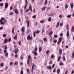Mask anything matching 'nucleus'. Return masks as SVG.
Segmentation results:
<instances>
[{
  "mask_svg": "<svg viewBox=\"0 0 74 74\" xmlns=\"http://www.w3.org/2000/svg\"><path fill=\"white\" fill-rule=\"evenodd\" d=\"M29 9H28L26 10V12H28V11H29V10H30L31 12H32V5H30L29 7Z\"/></svg>",
  "mask_w": 74,
  "mask_h": 74,
  "instance_id": "f03ea898",
  "label": "nucleus"
},
{
  "mask_svg": "<svg viewBox=\"0 0 74 74\" xmlns=\"http://www.w3.org/2000/svg\"><path fill=\"white\" fill-rule=\"evenodd\" d=\"M74 26H73L71 29V32H74Z\"/></svg>",
  "mask_w": 74,
  "mask_h": 74,
  "instance_id": "6ab92c4d",
  "label": "nucleus"
},
{
  "mask_svg": "<svg viewBox=\"0 0 74 74\" xmlns=\"http://www.w3.org/2000/svg\"><path fill=\"white\" fill-rule=\"evenodd\" d=\"M59 64L60 65V66H63V62H60Z\"/></svg>",
  "mask_w": 74,
  "mask_h": 74,
  "instance_id": "473e14b6",
  "label": "nucleus"
},
{
  "mask_svg": "<svg viewBox=\"0 0 74 74\" xmlns=\"http://www.w3.org/2000/svg\"><path fill=\"white\" fill-rule=\"evenodd\" d=\"M1 19L2 20V21H4V22L5 23H6V22H7V20L5 19V18H3V17L1 18Z\"/></svg>",
  "mask_w": 74,
  "mask_h": 74,
  "instance_id": "6e6552de",
  "label": "nucleus"
},
{
  "mask_svg": "<svg viewBox=\"0 0 74 74\" xmlns=\"http://www.w3.org/2000/svg\"><path fill=\"white\" fill-rule=\"evenodd\" d=\"M2 53V49H0V54Z\"/></svg>",
  "mask_w": 74,
  "mask_h": 74,
  "instance_id": "3c124183",
  "label": "nucleus"
},
{
  "mask_svg": "<svg viewBox=\"0 0 74 74\" xmlns=\"http://www.w3.org/2000/svg\"><path fill=\"white\" fill-rule=\"evenodd\" d=\"M31 56H30V55H29L28 56V59H30V58H31Z\"/></svg>",
  "mask_w": 74,
  "mask_h": 74,
  "instance_id": "bf43d9fd",
  "label": "nucleus"
},
{
  "mask_svg": "<svg viewBox=\"0 0 74 74\" xmlns=\"http://www.w3.org/2000/svg\"><path fill=\"white\" fill-rule=\"evenodd\" d=\"M53 32L52 31L51 32H50V33H49V36H51V35H52V34H53Z\"/></svg>",
  "mask_w": 74,
  "mask_h": 74,
  "instance_id": "c9c22d12",
  "label": "nucleus"
},
{
  "mask_svg": "<svg viewBox=\"0 0 74 74\" xmlns=\"http://www.w3.org/2000/svg\"><path fill=\"white\" fill-rule=\"evenodd\" d=\"M51 9V8L50 7H48L47 8V11H49V10Z\"/></svg>",
  "mask_w": 74,
  "mask_h": 74,
  "instance_id": "c03bdc74",
  "label": "nucleus"
},
{
  "mask_svg": "<svg viewBox=\"0 0 74 74\" xmlns=\"http://www.w3.org/2000/svg\"><path fill=\"white\" fill-rule=\"evenodd\" d=\"M18 64V62H16L14 63V66H15L16 65H17Z\"/></svg>",
  "mask_w": 74,
  "mask_h": 74,
  "instance_id": "5701e85b",
  "label": "nucleus"
},
{
  "mask_svg": "<svg viewBox=\"0 0 74 74\" xmlns=\"http://www.w3.org/2000/svg\"><path fill=\"white\" fill-rule=\"evenodd\" d=\"M48 21H49V22H51V17H49L48 19Z\"/></svg>",
  "mask_w": 74,
  "mask_h": 74,
  "instance_id": "b1692460",
  "label": "nucleus"
},
{
  "mask_svg": "<svg viewBox=\"0 0 74 74\" xmlns=\"http://www.w3.org/2000/svg\"><path fill=\"white\" fill-rule=\"evenodd\" d=\"M3 3H0V6L1 7V6H3Z\"/></svg>",
  "mask_w": 74,
  "mask_h": 74,
  "instance_id": "a18cd8bd",
  "label": "nucleus"
},
{
  "mask_svg": "<svg viewBox=\"0 0 74 74\" xmlns=\"http://www.w3.org/2000/svg\"><path fill=\"white\" fill-rule=\"evenodd\" d=\"M54 38H57L58 37V35H54Z\"/></svg>",
  "mask_w": 74,
  "mask_h": 74,
  "instance_id": "8fccbe9b",
  "label": "nucleus"
},
{
  "mask_svg": "<svg viewBox=\"0 0 74 74\" xmlns=\"http://www.w3.org/2000/svg\"><path fill=\"white\" fill-rule=\"evenodd\" d=\"M4 66V63H2L0 64V66L1 67H3Z\"/></svg>",
  "mask_w": 74,
  "mask_h": 74,
  "instance_id": "cd10ccee",
  "label": "nucleus"
},
{
  "mask_svg": "<svg viewBox=\"0 0 74 74\" xmlns=\"http://www.w3.org/2000/svg\"><path fill=\"white\" fill-rule=\"evenodd\" d=\"M60 69H58L57 70V72L58 74H59L60 73Z\"/></svg>",
  "mask_w": 74,
  "mask_h": 74,
  "instance_id": "412c9836",
  "label": "nucleus"
},
{
  "mask_svg": "<svg viewBox=\"0 0 74 74\" xmlns=\"http://www.w3.org/2000/svg\"><path fill=\"white\" fill-rule=\"evenodd\" d=\"M72 57L73 58H74V51H73L72 54Z\"/></svg>",
  "mask_w": 74,
  "mask_h": 74,
  "instance_id": "393cba45",
  "label": "nucleus"
},
{
  "mask_svg": "<svg viewBox=\"0 0 74 74\" xmlns=\"http://www.w3.org/2000/svg\"><path fill=\"white\" fill-rule=\"evenodd\" d=\"M49 64H52V61L49 62Z\"/></svg>",
  "mask_w": 74,
  "mask_h": 74,
  "instance_id": "09e8293b",
  "label": "nucleus"
},
{
  "mask_svg": "<svg viewBox=\"0 0 74 74\" xmlns=\"http://www.w3.org/2000/svg\"><path fill=\"white\" fill-rule=\"evenodd\" d=\"M14 11L16 14H18V10L17 9H15L14 10Z\"/></svg>",
  "mask_w": 74,
  "mask_h": 74,
  "instance_id": "4468645a",
  "label": "nucleus"
},
{
  "mask_svg": "<svg viewBox=\"0 0 74 74\" xmlns=\"http://www.w3.org/2000/svg\"><path fill=\"white\" fill-rule=\"evenodd\" d=\"M4 53H7V50H4Z\"/></svg>",
  "mask_w": 74,
  "mask_h": 74,
  "instance_id": "052dcab7",
  "label": "nucleus"
},
{
  "mask_svg": "<svg viewBox=\"0 0 74 74\" xmlns=\"http://www.w3.org/2000/svg\"><path fill=\"white\" fill-rule=\"evenodd\" d=\"M5 55L6 56H8V53H6Z\"/></svg>",
  "mask_w": 74,
  "mask_h": 74,
  "instance_id": "0e129e2a",
  "label": "nucleus"
},
{
  "mask_svg": "<svg viewBox=\"0 0 74 74\" xmlns=\"http://www.w3.org/2000/svg\"><path fill=\"white\" fill-rule=\"evenodd\" d=\"M12 33L13 34H14V30H15V28H12Z\"/></svg>",
  "mask_w": 74,
  "mask_h": 74,
  "instance_id": "7c9ffc66",
  "label": "nucleus"
},
{
  "mask_svg": "<svg viewBox=\"0 0 74 74\" xmlns=\"http://www.w3.org/2000/svg\"><path fill=\"white\" fill-rule=\"evenodd\" d=\"M0 24L1 25H4V23L3 22V20L1 19L0 20Z\"/></svg>",
  "mask_w": 74,
  "mask_h": 74,
  "instance_id": "9d476101",
  "label": "nucleus"
},
{
  "mask_svg": "<svg viewBox=\"0 0 74 74\" xmlns=\"http://www.w3.org/2000/svg\"><path fill=\"white\" fill-rule=\"evenodd\" d=\"M60 22H58L57 24V26H56V27H58V26H59V23H60Z\"/></svg>",
  "mask_w": 74,
  "mask_h": 74,
  "instance_id": "a878e982",
  "label": "nucleus"
},
{
  "mask_svg": "<svg viewBox=\"0 0 74 74\" xmlns=\"http://www.w3.org/2000/svg\"><path fill=\"white\" fill-rule=\"evenodd\" d=\"M44 22H45V20L41 21H40V23H44Z\"/></svg>",
  "mask_w": 74,
  "mask_h": 74,
  "instance_id": "aec40b11",
  "label": "nucleus"
},
{
  "mask_svg": "<svg viewBox=\"0 0 74 74\" xmlns=\"http://www.w3.org/2000/svg\"><path fill=\"white\" fill-rule=\"evenodd\" d=\"M27 73L28 74H30V71H29V69H27Z\"/></svg>",
  "mask_w": 74,
  "mask_h": 74,
  "instance_id": "bb28decb",
  "label": "nucleus"
},
{
  "mask_svg": "<svg viewBox=\"0 0 74 74\" xmlns=\"http://www.w3.org/2000/svg\"><path fill=\"white\" fill-rule=\"evenodd\" d=\"M21 31L22 32V35H24V32H25V28L24 27H23L21 29Z\"/></svg>",
  "mask_w": 74,
  "mask_h": 74,
  "instance_id": "423d86ee",
  "label": "nucleus"
},
{
  "mask_svg": "<svg viewBox=\"0 0 74 74\" xmlns=\"http://www.w3.org/2000/svg\"><path fill=\"white\" fill-rule=\"evenodd\" d=\"M67 73H68V71H66L65 72L64 74H67Z\"/></svg>",
  "mask_w": 74,
  "mask_h": 74,
  "instance_id": "774afa93",
  "label": "nucleus"
},
{
  "mask_svg": "<svg viewBox=\"0 0 74 74\" xmlns=\"http://www.w3.org/2000/svg\"><path fill=\"white\" fill-rule=\"evenodd\" d=\"M34 55H35V56H37V53L36 52H34Z\"/></svg>",
  "mask_w": 74,
  "mask_h": 74,
  "instance_id": "ea45409f",
  "label": "nucleus"
},
{
  "mask_svg": "<svg viewBox=\"0 0 74 74\" xmlns=\"http://www.w3.org/2000/svg\"><path fill=\"white\" fill-rule=\"evenodd\" d=\"M74 7V5H73V3H72L71 4V8L72 9L73 8V7Z\"/></svg>",
  "mask_w": 74,
  "mask_h": 74,
  "instance_id": "c756f323",
  "label": "nucleus"
},
{
  "mask_svg": "<svg viewBox=\"0 0 74 74\" xmlns=\"http://www.w3.org/2000/svg\"><path fill=\"white\" fill-rule=\"evenodd\" d=\"M49 52V50H47L46 51V53L47 55H48V53Z\"/></svg>",
  "mask_w": 74,
  "mask_h": 74,
  "instance_id": "2f4dec72",
  "label": "nucleus"
},
{
  "mask_svg": "<svg viewBox=\"0 0 74 74\" xmlns=\"http://www.w3.org/2000/svg\"><path fill=\"white\" fill-rule=\"evenodd\" d=\"M8 42V39L7 38H5L4 40V43H7Z\"/></svg>",
  "mask_w": 74,
  "mask_h": 74,
  "instance_id": "f3484780",
  "label": "nucleus"
},
{
  "mask_svg": "<svg viewBox=\"0 0 74 74\" xmlns=\"http://www.w3.org/2000/svg\"><path fill=\"white\" fill-rule=\"evenodd\" d=\"M21 59H23V56H21Z\"/></svg>",
  "mask_w": 74,
  "mask_h": 74,
  "instance_id": "338daca9",
  "label": "nucleus"
},
{
  "mask_svg": "<svg viewBox=\"0 0 74 74\" xmlns=\"http://www.w3.org/2000/svg\"><path fill=\"white\" fill-rule=\"evenodd\" d=\"M63 50L62 49H60L59 50V53L60 55H62V51Z\"/></svg>",
  "mask_w": 74,
  "mask_h": 74,
  "instance_id": "f8f14e48",
  "label": "nucleus"
},
{
  "mask_svg": "<svg viewBox=\"0 0 74 74\" xmlns=\"http://www.w3.org/2000/svg\"><path fill=\"white\" fill-rule=\"evenodd\" d=\"M41 51H42V49L41 47H39V52H41Z\"/></svg>",
  "mask_w": 74,
  "mask_h": 74,
  "instance_id": "4be33fe9",
  "label": "nucleus"
},
{
  "mask_svg": "<svg viewBox=\"0 0 74 74\" xmlns=\"http://www.w3.org/2000/svg\"><path fill=\"white\" fill-rule=\"evenodd\" d=\"M14 14V13L13 12H11L9 14V15H13Z\"/></svg>",
  "mask_w": 74,
  "mask_h": 74,
  "instance_id": "72a5a7b5",
  "label": "nucleus"
},
{
  "mask_svg": "<svg viewBox=\"0 0 74 74\" xmlns=\"http://www.w3.org/2000/svg\"><path fill=\"white\" fill-rule=\"evenodd\" d=\"M63 61H66V58H65V57L64 56L63 57Z\"/></svg>",
  "mask_w": 74,
  "mask_h": 74,
  "instance_id": "79ce46f5",
  "label": "nucleus"
},
{
  "mask_svg": "<svg viewBox=\"0 0 74 74\" xmlns=\"http://www.w3.org/2000/svg\"><path fill=\"white\" fill-rule=\"evenodd\" d=\"M7 36V35L6 34H4L3 35V37H5Z\"/></svg>",
  "mask_w": 74,
  "mask_h": 74,
  "instance_id": "49530a36",
  "label": "nucleus"
},
{
  "mask_svg": "<svg viewBox=\"0 0 74 74\" xmlns=\"http://www.w3.org/2000/svg\"><path fill=\"white\" fill-rule=\"evenodd\" d=\"M53 42L54 43H56V42H57V40H55L53 41Z\"/></svg>",
  "mask_w": 74,
  "mask_h": 74,
  "instance_id": "58836bf2",
  "label": "nucleus"
},
{
  "mask_svg": "<svg viewBox=\"0 0 74 74\" xmlns=\"http://www.w3.org/2000/svg\"><path fill=\"white\" fill-rule=\"evenodd\" d=\"M18 36V34L16 33V35L14 36V40H16L17 39Z\"/></svg>",
  "mask_w": 74,
  "mask_h": 74,
  "instance_id": "9b49d317",
  "label": "nucleus"
},
{
  "mask_svg": "<svg viewBox=\"0 0 74 74\" xmlns=\"http://www.w3.org/2000/svg\"><path fill=\"white\" fill-rule=\"evenodd\" d=\"M40 33V31H37L36 32H34V37H36V34H38Z\"/></svg>",
  "mask_w": 74,
  "mask_h": 74,
  "instance_id": "39448f33",
  "label": "nucleus"
},
{
  "mask_svg": "<svg viewBox=\"0 0 74 74\" xmlns=\"http://www.w3.org/2000/svg\"><path fill=\"white\" fill-rule=\"evenodd\" d=\"M55 64H53V65H52V68H53V67H55Z\"/></svg>",
  "mask_w": 74,
  "mask_h": 74,
  "instance_id": "6e6d98bb",
  "label": "nucleus"
},
{
  "mask_svg": "<svg viewBox=\"0 0 74 74\" xmlns=\"http://www.w3.org/2000/svg\"><path fill=\"white\" fill-rule=\"evenodd\" d=\"M34 50L35 51V52H37V47H35L34 49Z\"/></svg>",
  "mask_w": 74,
  "mask_h": 74,
  "instance_id": "f704fd0d",
  "label": "nucleus"
},
{
  "mask_svg": "<svg viewBox=\"0 0 74 74\" xmlns=\"http://www.w3.org/2000/svg\"><path fill=\"white\" fill-rule=\"evenodd\" d=\"M66 28H67V30H68L67 32H66V36L67 37H68L69 36V35L70 34H69V25L67 24L66 25Z\"/></svg>",
  "mask_w": 74,
  "mask_h": 74,
  "instance_id": "f257e3e1",
  "label": "nucleus"
},
{
  "mask_svg": "<svg viewBox=\"0 0 74 74\" xmlns=\"http://www.w3.org/2000/svg\"><path fill=\"white\" fill-rule=\"evenodd\" d=\"M27 26H28V27H29V25H30V24L29 23V21L27 20Z\"/></svg>",
  "mask_w": 74,
  "mask_h": 74,
  "instance_id": "a211bd4d",
  "label": "nucleus"
},
{
  "mask_svg": "<svg viewBox=\"0 0 74 74\" xmlns=\"http://www.w3.org/2000/svg\"><path fill=\"white\" fill-rule=\"evenodd\" d=\"M21 74H23V70H21L20 73Z\"/></svg>",
  "mask_w": 74,
  "mask_h": 74,
  "instance_id": "37998d69",
  "label": "nucleus"
},
{
  "mask_svg": "<svg viewBox=\"0 0 74 74\" xmlns=\"http://www.w3.org/2000/svg\"><path fill=\"white\" fill-rule=\"evenodd\" d=\"M60 59H61V56H60L59 57V58L58 59V62H59V60H60Z\"/></svg>",
  "mask_w": 74,
  "mask_h": 74,
  "instance_id": "4c0bfd02",
  "label": "nucleus"
},
{
  "mask_svg": "<svg viewBox=\"0 0 74 74\" xmlns=\"http://www.w3.org/2000/svg\"><path fill=\"white\" fill-rule=\"evenodd\" d=\"M12 6H11L10 7V10H12Z\"/></svg>",
  "mask_w": 74,
  "mask_h": 74,
  "instance_id": "680f3d73",
  "label": "nucleus"
},
{
  "mask_svg": "<svg viewBox=\"0 0 74 74\" xmlns=\"http://www.w3.org/2000/svg\"><path fill=\"white\" fill-rule=\"evenodd\" d=\"M11 55V56L13 57V56H14V54L13 53H12Z\"/></svg>",
  "mask_w": 74,
  "mask_h": 74,
  "instance_id": "69168bd1",
  "label": "nucleus"
},
{
  "mask_svg": "<svg viewBox=\"0 0 74 74\" xmlns=\"http://www.w3.org/2000/svg\"><path fill=\"white\" fill-rule=\"evenodd\" d=\"M33 37L32 36H30V35H29L27 36V40H32Z\"/></svg>",
  "mask_w": 74,
  "mask_h": 74,
  "instance_id": "20e7f679",
  "label": "nucleus"
},
{
  "mask_svg": "<svg viewBox=\"0 0 74 74\" xmlns=\"http://www.w3.org/2000/svg\"><path fill=\"white\" fill-rule=\"evenodd\" d=\"M29 59H28L27 60V64H29Z\"/></svg>",
  "mask_w": 74,
  "mask_h": 74,
  "instance_id": "864d4df0",
  "label": "nucleus"
},
{
  "mask_svg": "<svg viewBox=\"0 0 74 74\" xmlns=\"http://www.w3.org/2000/svg\"><path fill=\"white\" fill-rule=\"evenodd\" d=\"M47 4H48V0H46L45 1V2L44 3V5H47Z\"/></svg>",
  "mask_w": 74,
  "mask_h": 74,
  "instance_id": "dca6fc26",
  "label": "nucleus"
},
{
  "mask_svg": "<svg viewBox=\"0 0 74 74\" xmlns=\"http://www.w3.org/2000/svg\"><path fill=\"white\" fill-rule=\"evenodd\" d=\"M51 58H55V55H54L53 54H52L51 56Z\"/></svg>",
  "mask_w": 74,
  "mask_h": 74,
  "instance_id": "c85d7f7f",
  "label": "nucleus"
},
{
  "mask_svg": "<svg viewBox=\"0 0 74 74\" xmlns=\"http://www.w3.org/2000/svg\"><path fill=\"white\" fill-rule=\"evenodd\" d=\"M66 9H67V8H68V5H66L65 6Z\"/></svg>",
  "mask_w": 74,
  "mask_h": 74,
  "instance_id": "603ef678",
  "label": "nucleus"
},
{
  "mask_svg": "<svg viewBox=\"0 0 74 74\" xmlns=\"http://www.w3.org/2000/svg\"><path fill=\"white\" fill-rule=\"evenodd\" d=\"M62 37L60 38H59V40L57 42V45H59V43H60V42H62Z\"/></svg>",
  "mask_w": 74,
  "mask_h": 74,
  "instance_id": "7ed1b4c3",
  "label": "nucleus"
},
{
  "mask_svg": "<svg viewBox=\"0 0 74 74\" xmlns=\"http://www.w3.org/2000/svg\"><path fill=\"white\" fill-rule=\"evenodd\" d=\"M63 22L61 23L60 24V26H63Z\"/></svg>",
  "mask_w": 74,
  "mask_h": 74,
  "instance_id": "5fc2aeb1",
  "label": "nucleus"
},
{
  "mask_svg": "<svg viewBox=\"0 0 74 74\" xmlns=\"http://www.w3.org/2000/svg\"><path fill=\"white\" fill-rule=\"evenodd\" d=\"M47 7L46 6H45L44 7H42L41 9L42 11H45V9Z\"/></svg>",
  "mask_w": 74,
  "mask_h": 74,
  "instance_id": "ddd939ff",
  "label": "nucleus"
},
{
  "mask_svg": "<svg viewBox=\"0 0 74 74\" xmlns=\"http://www.w3.org/2000/svg\"><path fill=\"white\" fill-rule=\"evenodd\" d=\"M16 51H14V53L15 54H16L17 53V51H18V49H15Z\"/></svg>",
  "mask_w": 74,
  "mask_h": 74,
  "instance_id": "e433bc0d",
  "label": "nucleus"
},
{
  "mask_svg": "<svg viewBox=\"0 0 74 74\" xmlns=\"http://www.w3.org/2000/svg\"><path fill=\"white\" fill-rule=\"evenodd\" d=\"M32 18H36V15H35L34 16H33L32 17Z\"/></svg>",
  "mask_w": 74,
  "mask_h": 74,
  "instance_id": "a19ab883",
  "label": "nucleus"
},
{
  "mask_svg": "<svg viewBox=\"0 0 74 74\" xmlns=\"http://www.w3.org/2000/svg\"><path fill=\"white\" fill-rule=\"evenodd\" d=\"M71 16V15H68L67 16V18H70V17Z\"/></svg>",
  "mask_w": 74,
  "mask_h": 74,
  "instance_id": "4d7b16f0",
  "label": "nucleus"
},
{
  "mask_svg": "<svg viewBox=\"0 0 74 74\" xmlns=\"http://www.w3.org/2000/svg\"><path fill=\"white\" fill-rule=\"evenodd\" d=\"M8 7V3H5V8H7Z\"/></svg>",
  "mask_w": 74,
  "mask_h": 74,
  "instance_id": "1a4fd4ad",
  "label": "nucleus"
},
{
  "mask_svg": "<svg viewBox=\"0 0 74 74\" xmlns=\"http://www.w3.org/2000/svg\"><path fill=\"white\" fill-rule=\"evenodd\" d=\"M12 64H13V62H10V65H12Z\"/></svg>",
  "mask_w": 74,
  "mask_h": 74,
  "instance_id": "e2e57ef3",
  "label": "nucleus"
},
{
  "mask_svg": "<svg viewBox=\"0 0 74 74\" xmlns=\"http://www.w3.org/2000/svg\"><path fill=\"white\" fill-rule=\"evenodd\" d=\"M43 40L44 41H46L47 40V39L46 38H44Z\"/></svg>",
  "mask_w": 74,
  "mask_h": 74,
  "instance_id": "de8ad7c7",
  "label": "nucleus"
},
{
  "mask_svg": "<svg viewBox=\"0 0 74 74\" xmlns=\"http://www.w3.org/2000/svg\"><path fill=\"white\" fill-rule=\"evenodd\" d=\"M62 15H60L59 16V17L60 18H62Z\"/></svg>",
  "mask_w": 74,
  "mask_h": 74,
  "instance_id": "13d9d810",
  "label": "nucleus"
},
{
  "mask_svg": "<svg viewBox=\"0 0 74 74\" xmlns=\"http://www.w3.org/2000/svg\"><path fill=\"white\" fill-rule=\"evenodd\" d=\"M25 6L24 7V9H26V7L27 6V4L28 3V2H27V0H25Z\"/></svg>",
  "mask_w": 74,
  "mask_h": 74,
  "instance_id": "0eeeda50",
  "label": "nucleus"
},
{
  "mask_svg": "<svg viewBox=\"0 0 74 74\" xmlns=\"http://www.w3.org/2000/svg\"><path fill=\"white\" fill-rule=\"evenodd\" d=\"M47 69H49L50 70H51V69H52V67H51V66L49 65V66H47Z\"/></svg>",
  "mask_w": 74,
  "mask_h": 74,
  "instance_id": "2eb2a0df",
  "label": "nucleus"
}]
</instances>
